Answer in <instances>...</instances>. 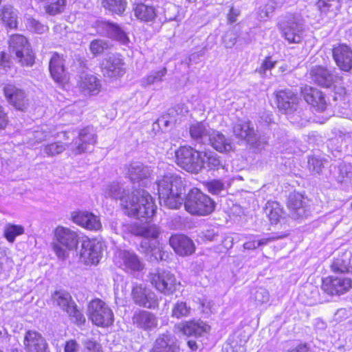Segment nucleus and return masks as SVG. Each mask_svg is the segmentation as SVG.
Masks as SVG:
<instances>
[{"mask_svg": "<svg viewBox=\"0 0 352 352\" xmlns=\"http://www.w3.org/2000/svg\"><path fill=\"white\" fill-rule=\"evenodd\" d=\"M103 194L106 197L119 199L121 208L129 217L148 219L155 212L152 197L143 189L133 190L113 182L104 188Z\"/></svg>", "mask_w": 352, "mask_h": 352, "instance_id": "f257e3e1", "label": "nucleus"}, {"mask_svg": "<svg viewBox=\"0 0 352 352\" xmlns=\"http://www.w3.org/2000/svg\"><path fill=\"white\" fill-rule=\"evenodd\" d=\"M160 203L170 209H177L184 200L186 189L182 178L175 174L167 173L156 181Z\"/></svg>", "mask_w": 352, "mask_h": 352, "instance_id": "f03ea898", "label": "nucleus"}, {"mask_svg": "<svg viewBox=\"0 0 352 352\" xmlns=\"http://www.w3.org/2000/svg\"><path fill=\"white\" fill-rule=\"evenodd\" d=\"M56 240L53 249L58 258L64 260L68 256L69 251L76 250L79 243L78 232L72 229L58 226L54 231Z\"/></svg>", "mask_w": 352, "mask_h": 352, "instance_id": "7ed1b4c3", "label": "nucleus"}, {"mask_svg": "<svg viewBox=\"0 0 352 352\" xmlns=\"http://www.w3.org/2000/svg\"><path fill=\"white\" fill-rule=\"evenodd\" d=\"M184 206L192 214L207 215L213 212L215 204L199 189L192 188L186 195Z\"/></svg>", "mask_w": 352, "mask_h": 352, "instance_id": "20e7f679", "label": "nucleus"}, {"mask_svg": "<svg viewBox=\"0 0 352 352\" xmlns=\"http://www.w3.org/2000/svg\"><path fill=\"white\" fill-rule=\"evenodd\" d=\"M176 163L186 171L198 173L204 168L202 153L190 146H182L175 151Z\"/></svg>", "mask_w": 352, "mask_h": 352, "instance_id": "39448f33", "label": "nucleus"}, {"mask_svg": "<svg viewBox=\"0 0 352 352\" xmlns=\"http://www.w3.org/2000/svg\"><path fill=\"white\" fill-rule=\"evenodd\" d=\"M9 50L14 54L16 60L22 66H32L34 63L35 56L28 39L21 34H13L10 36Z\"/></svg>", "mask_w": 352, "mask_h": 352, "instance_id": "423d86ee", "label": "nucleus"}, {"mask_svg": "<svg viewBox=\"0 0 352 352\" xmlns=\"http://www.w3.org/2000/svg\"><path fill=\"white\" fill-rule=\"evenodd\" d=\"M281 35L289 43H299L305 31L302 19L296 15H288L278 23Z\"/></svg>", "mask_w": 352, "mask_h": 352, "instance_id": "0eeeda50", "label": "nucleus"}, {"mask_svg": "<svg viewBox=\"0 0 352 352\" xmlns=\"http://www.w3.org/2000/svg\"><path fill=\"white\" fill-rule=\"evenodd\" d=\"M88 317L94 324L100 327H109L114 321L112 310L99 298H95L89 303Z\"/></svg>", "mask_w": 352, "mask_h": 352, "instance_id": "6e6552de", "label": "nucleus"}, {"mask_svg": "<svg viewBox=\"0 0 352 352\" xmlns=\"http://www.w3.org/2000/svg\"><path fill=\"white\" fill-rule=\"evenodd\" d=\"M52 300L54 305L67 312L77 324H81L85 322V318L81 311L77 308V305L67 292L63 290L55 292L52 296Z\"/></svg>", "mask_w": 352, "mask_h": 352, "instance_id": "1a4fd4ad", "label": "nucleus"}, {"mask_svg": "<svg viewBox=\"0 0 352 352\" xmlns=\"http://www.w3.org/2000/svg\"><path fill=\"white\" fill-rule=\"evenodd\" d=\"M287 208L291 218L295 220H302L310 215L309 199L298 192L289 195Z\"/></svg>", "mask_w": 352, "mask_h": 352, "instance_id": "9d476101", "label": "nucleus"}, {"mask_svg": "<svg viewBox=\"0 0 352 352\" xmlns=\"http://www.w3.org/2000/svg\"><path fill=\"white\" fill-rule=\"evenodd\" d=\"M149 279L152 285L165 295L172 294L177 289L175 276L168 271L151 273Z\"/></svg>", "mask_w": 352, "mask_h": 352, "instance_id": "9b49d317", "label": "nucleus"}, {"mask_svg": "<svg viewBox=\"0 0 352 352\" xmlns=\"http://www.w3.org/2000/svg\"><path fill=\"white\" fill-rule=\"evenodd\" d=\"M234 134L255 148L261 146V135L250 120H239L233 126Z\"/></svg>", "mask_w": 352, "mask_h": 352, "instance_id": "f8f14e48", "label": "nucleus"}, {"mask_svg": "<svg viewBox=\"0 0 352 352\" xmlns=\"http://www.w3.org/2000/svg\"><path fill=\"white\" fill-rule=\"evenodd\" d=\"M124 65V61L120 54H111L101 63L103 76L108 78H118L125 73Z\"/></svg>", "mask_w": 352, "mask_h": 352, "instance_id": "ddd939ff", "label": "nucleus"}, {"mask_svg": "<svg viewBox=\"0 0 352 352\" xmlns=\"http://www.w3.org/2000/svg\"><path fill=\"white\" fill-rule=\"evenodd\" d=\"M116 258L120 267L126 272H140L145 267L143 261L134 252L119 250L116 253Z\"/></svg>", "mask_w": 352, "mask_h": 352, "instance_id": "4468645a", "label": "nucleus"}, {"mask_svg": "<svg viewBox=\"0 0 352 352\" xmlns=\"http://www.w3.org/2000/svg\"><path fill=\"white\" fill-rule=\"evenodd\" d=\"M131 296L133 302L140 307L155 309L158 306L155 293L141 284L133 287Z\"/></svg>", "mask_w": 352, "mask_h": 352, "instance_id": "2eb2a0df", "label": "nucleus"}, {"mask_svg": "<svg viewBox=\"0 0 352 352\" xmlns=\"http://www.w3.org/2000/svg\"><path fill=\"white\" fill-rule=\"evenodd\" d=\"M336 65L342 72L352 70V48L346 44H339L331 49Z\"/></svg>", "mask_w": 352, "mask_h": 352, "instance_id": "dca6fc26", "label": "nucleus"}, {"mask_svg": "<svg viewBox=\"0 0 352 352\" xmlns=\"http://www.w3.org/2000/svg\"><path fill=\"white\" fill-rule=\"evenodd\" d=\"M102 255V244L96 240L82 241L80 252V259L86 264H97Z\"/></svg>", "mask_w": 352, "mask_h": 352, "instance_id": "f3484780", "label": "nucleus"}, {"mask_svg": "<svg viewBox=\"0 0 352 352\" xmlns=\"http://www.w3.org/2000/svg\"><path fill=\"white\" fill-rule=\"evenodd\" d=\"M4 94L8 102L16 109L25 111L29 107V100L25 92L13 85H7L4 87Z\"/></svg>", "mask_w": 352, "mask_h": 352, "instance_id": "a211bd4d", "label": "nucleus"}, {"mask_svg": "<svg viewBox=\"0 0 352 352\" xmlns=\"http://www.w3.org/2000/svg\"><path fill=\"white\" fill-rule=\"evenodd\" d=\"M277 107L285 113L296 111L298 98L296 94L290 89L278 91L276 94Z\"/></svg>", "mask_w": 352, "mask_h": 352, "instance_id": "6ab92c4d", "label": "nucleus"}, {"mask_svg": "<svg viewBox=\"0 0 352 352\" xmlns=\"http://www.w3.org/2000/svg\"><path fill=\"white\" fill-rule=\"evenodd\" d=\"M96 142V135L93 130L89 127L82 129L73 143L72 152L75 155L81 154L88 149L89 145Z\"/></svg>", "mask_w": 352, "mask_h": 352, "instance_id": "aec40b11", "label": "nucleus"}, {"mask_svg": "<svg viewBox=\"0 0 352 352\" xmlns=\"http://www.w3.org/2000/svg\"><path fill=\"white\" fill-rule=\"evenodd\" d=\"M72 219L75 223L87 230H98L101 228L98 217L87 211L73 212Z\"/></svg>", "mask_w": 352, "mask_h": 352, "instance_id": "412c9836", "label": "nucleus"}, {"mask_svg": "<svg viewBox=\"0 0 352 352\" xmlns=\"http://www.w3.org/2000/svg\"><path fill=\"white\" fill-rule=\"evenodd\" d=\"M170 246L180 256H188L195 252V245L192 240L183 234L173 235L169 239Z\"/></svg>", "mask_w": 352, "mask_h": 352, "instance_id": "4be33fe9", "label": "nucleus"}, {"mask_svg": "<svg viewBox=\"0 0 352 352\" xmlns=\"http://www.w3.org/2000/svg\"><path fill=\"white\" fill-rule=\"evenodd\" d=\"M23 343L28 352H48L45 340L36 331H27Z\"/></svg>", "mask_w": 352, "mask_h": 352, "instance_id": "5701e85b", "label": "nucleus"}, {"mask_svg": "<svg viewBox=\"0 0 352 352\" xmlns=\"http://www.w3.org/2000/svg\"><path fill=\"white\" fill-rule=\"evenodd\" d=\"M132 323L144 330H151L157 326V318L151 312L145 310H137L132 316Z\"/></svg>", "mask_w": 352, "mask_h": 352, "instance_id": "b1692460", "label": "nucleus"}, {"mask_svg": "<svg viewBox=\"0 0 352 352\" xmlns=\"http://www.w3.org/2000/svg\"><path fill=\"white\" fill-rule=\"evenodd\" d=\"M301 92L305 101L318 111H322L326 109L327 104L322 91L316 88L305 86L302 89Z\"/></svg>", "mask_w": 352, "mask_h": 352, "instance_id": "393cba45", "label": "nucleus"}, {"mask_svg": "<svg viewBox=\"0 0 352 352\" xmlns=\"http://www.w3.org/2000/svg\"><path fill=\"white\" fill-rule=\"evenodd\" d=\"M175 337L170 333L160 334L155 340L151 352H178Z\"/></svg>", "mask_w": 352, "mask_h": 352, "instance_id": "a878e982", "label": "nucleus"}, {"mask_svg": "<svg viewBox=\"0 0 352 352\" xmlns=\"http://www.w3.org/2000/svg\"><path fill=\"white\" fill-rule=\"evenodd\" d=\"M151 174L150 168L140 162H131L127 167L126 175L133 182H143Z\"/></svg>", "mask_w": 352, "mask_h": 352, "instance_id": "bb28decb", "label": "nucleus"}, {"mask_svg": "<svg viewBox=\"0 0 352 352\" xmlns=\"http://www.w3.org/2000/svg\"><path fill=\"white\" fill-rule=\"evenodd\" d=\"M208 142L219 152L228 153L233 150L234 146L231 139L226 138L218 131L212 130Z\"/></svg>", "mask_w": 352, "mask_h": 352, "instance_id": "cd10ccee", "label": "nucleus"}, {"mask_svg": "<svg viewBox=\"0 0 352 352\" xmlns=\"http://www.w3.org/2000/svg\"><path fill=\"white\" fill-rule=\"evenodd\" d=\"M78 86L85 95H96L101 89L100 80L91 74L82 76L78 82Z\"/></svg>", "mask_w": 352, "mask_h": 352, "instance_id": "c85d7f7f", "label": "nucleus"}, {"mask_svg": "<svg viewBox=\"0 0 352 352\" xmlns=\"http://www.w3.org/2000/svg\"><path fill=\"white\" fill-rule=\"evenodd\" d=\"M263 211L271 224H277L285 219L283 208L277 201H267Z\"/></svg>", "mask_w": 352, "mask_h": 352, "instance_id": "c756f323", "label": "nucleus"}, {"mask_svg": "<svg viewBox=\"0 0 352 352\" xmlns=\"http://www.w3.org/2000/svg\"><path fill=\"white\" fill-rule=\"evenodd\" d=\"M212 129L204 122L192 124L189 129L190 137L199 143L208 142Z\"/></svg>", "mask_w": 352, "mask_h": 352, "instance_id": "7c9ffc66", "label": "nucleus"}, {"mask_svg": "<svg viewBox=\"0 0 352 352\" xmlns=\"http://www.w3.org/2000/svg\"><path fill=\"white\" fill-rule=\"evenodd\" d=\"M50 72L52 78L57 82H61L65 78L64 60L58 54H54L50 62Z\"/></svg>", "mask_w": 352, "mask_h": 352, "instance_id": "2f4dec72", "label": "nucleus"}, {"mask_svg": "<svg viewBox=\"0 0 352 352\" xmlns=\"http://www.w3.org/2000/svg\"><path fill=\"white\" fill-rule=\"evenodd\" d=\"M247 340L241 334L234 333L230 336L222 346L223 352H245Z\"/></svg>", "mask_w": 352, "mask_h": 352, "instance_id": "473e14b6", "label": "nucleus"}, {"mask_svg": "<svg viewBox=\"0 0 352 352\" xmlns=\"http://www.w3.org/2000/svg\"><path fill=\"white\" fill-rule=\"evenodd\" d=\"M210 330V327L201 320L187 322L182 331L188 336L201 337Z\"/></svg>", "mask_w": 352, "mask_h": 352, "instance_id": "72a5a7b5", "label": "nucleus"}, {"mask_svg": "<svg viewBox=\"0 0 352 352\" xmlns=\"http://www.w3.org/2000/svg\"><path fill=\"white\" fill-rule=\"evenodd\" d=\"M309 75L311 80L319 86L327 88L330 86V75L326 68L322 66H314L310 69Z\"/></svg>", "mask_w": 352, "mask_h": 352, "instance_id": "f704fd0d", "label": "nucleus"}, {"mask_svg": "<svg viewBox=\"0 0 352 352\" xmlns=\"http://www.w3.org/2000/svg\"><path fill=\"white\" fill-rule=\"evenodd\" d=\"M352 255L350 252L345 251L339 254L333 260L331 267L336 272L341 273L349 272L352 269Z\"/></svg>", "mask_w": 352, "mask_h": 352, "instance_id": "c9c22d12", "label": "nucleus"}, {"mask_svg": "<svg viewBox=\"0 0 352 352\" xmlns=\"http://www.w3.org/2000/svg\"><path fill=\"white\" fill-rule=\"evenodd\" d=\"M131 232L135 236L145 239H157L161 233L160 228L156 225L135 226L131 228Z\"/></svg>", "mask_w": 352, "mask_h": 352, "instance_id": "e433bc0d", "label": "nucleus"}, {"mask_svg": "<svg viewBox=\"0 0 352 352\" xmlns=\"http://www.w3.org/2000/svg\"><path fill=\"white\" fill-rule=\"evenodd\" d=\"M135 16L140 21L144 22L153 21L156 16L154 7L144 3L138 4L133 8Z\"/></svg>", "mask_w": 352, "mask_h": 352, "instance_id": "4c0bfd02", "label": "nucleus"}, {"mask_svg": "<svg viewBox=\"0 0 352 352\" xmlns=\"http://www.w3.org/2000/svg\"><path fill=\"white\" fill-rule=\"evenodd\" d=\"M352 287L350 278L343 276L331 278V295H340L347 292Z\"/></svg>", "mask_w": 352, "mask_h": 352, "instance_id": "58836bf2", "label": "nucleus"}, {"mask_svg": "<svg viewBox=\"0 0 352 352\" xmlns=\"http://www.w3.org/2000/svg\"><path fill=\"white\" fill-rule=\"evenodd\" d=\"M167 74L166 67H162L157 71H152L140 80L141 86L146 88L152 85L161 82Z\"/></svg>", "mask_w": 352, "mask_h": 352, "instance_id": "ea45409f", "label": "nucleus"}, {"mask_svg": "<svg viewBox=\"0 0 352 352\" xmlns=\"http://www.w3.org/2000/svg\"><path fill=\"white\" fill-rule=\"evenodd\" d=\"M105 30L108 36L123 45L129 43V39L126 33L117 25L107 22L105 23Z\"/></svg>", "mask_w": 352, "mask_h": 352, "instance_id": "a19ab883", "label": "nucleus"}, {"mask_svg": "<svg viewBox=\"0 0 352 352\" xmlns=\"http://www.w3.org/2000/svg\"><path fill=\"white\" fill-rule=\"evenodd\" d=\"M25 229L21 225L7 223L3 228V236L9 243H14L18 236L23 234Z\"/></svg>", "mask_w": 352, "mask_h": 352, "instance_id": "79ce46f5", "label": "nucleus"}, {"mask_svg": "<svg viewBox=\"0 0 352 352\" xmlns=\"http://www.w3.org/2000/svg\"><path fill=\"white\" fill-rule=\"evenodd\" d=\"M0 17L3 23L8 28L13 29L17 25L16 16L10 6H5L0 12Z\"/></svg>", "mask_w": 352, "mask_h": 352, "instance_id": "37998d69", "label": "nucleus"}, {"mask_svg": "<svg viewBox=\"0 0 352 352\" xmlns=\"http://www.w3.org/2000/svg\"><path fill=\"white\" fill-rule=\"evenodd\" d=\"M126 4V0H102L104 8L118 14L124 12Z\"/></svg>", "mask_w": 352, "mask_h": 352, "instance_id": "c03bdc74", "label": "nucleus"}, {"mask_svg": "<svg viewBox=\"0 0 352 352\" xmlns=\"http://www.w3.org/2000/svg\"><path fill=\"white\" fill-rule=\"evenodd\" d=\"M204 159V167L208 168V170H218L219 168L223 167L222 162L217 154L205 153Z\"/></svg>", "mask_w": 352, "mask_h": 352, "instance_id": "a18cd8bd", "label": "nucleus"}, {"mask_svg": "<svg viewBox=\"0 0 352 352\" xmlns=\"http://www.w3.org/2000/svg\"><path fill=\"white\" fill-rule=\"evenodd\" d=\"M190 307L183 301L177 302L172 309L171 316L176 318L186 317L190 314Z\"/></svg>", "mask_w": 352, "mask_h": 352, "instance_id": "49530a36", "label": "nucleus"}, {"mask_svg": "<svg viewBox=\"0 0 352 352\" xmlns=\"http://www.w3.org/2000/svg\"><path fill=\"white\" fill-rule=\"evenodd\" d=\"M205 186L208 192L213 195H220L226 190L225 184L220 179H212L206 182Z\"/></svg>", "mask_w": 352, "mask_h": 352, "instance_id": "de8ad7c7", "label": "nucleus"}, {"mask_svg": "<svg viewBox=\"0 0 352 352\" xmlns=\"http://www.w3.org/2000/svg\"><path fill=\"white\" fill-rule=\"evenodd\" d=\"M65 144L61 142H56L45 146L44 152L49 157L59 155L65 150Z\"/></svg>", "mask_w": 352, "mask_h": 352, "instance_id": "09e8293b", "label": "nucleus"}, {"mask_svg": "<svg viewBox=\"0 0 352 352\" xmlns=\"http://www.w3.org/2000/svg\"><path fill=\"white\" fill-rule=\"evenodd\" d=\"M177 120L171 115L170 111L168 113L163 115L160 118H158L156 121V124L164 131H168V129L172 128L175 124Z\"/></svg>", "mask_w": 352, "mask_h": 352, "instance_id": "8fccbe9b", "label": "nucleus"}, {"mask_svg": "<svg viewBox=\"0 0 352 352\" xmlns=\"http://www.w3.org/2000/svg\"><path fill=\"white\" fill-rule=\"evenodd\" d=\"M270 298L269 292L263 287L256 289L252 296V299L256 305H262L267 303L270 300Z\"/></svg>", "mask_w": 352, "mask_h": 352, "instance_id": "3c124183", "label": "nucleus"}, {"mask_svg": "<svg viewBox=\"0 0 352 352\" xmlns=\"http://www.w3.org/2000/svg\"><path fill=\"white\" fill-rule=\"evenodd\" d=\"M109 47V43L102 39H96L90 43L89 49L91 53L95 55H99L103 53Z\"/></svg>", "mask_w": 352, "mask_h": 352, "instance_id": "603ef678", "label": "nucleus"}, {"mask_svg": "<svg viewBox=\"0 0 352 352\" xmlns=\"http://www.w3.org/2000/svg\"><path fill=\"white\" fill-rule=\"evenodd\" d=\"M66 0H56L47 6V12L55 15L61 12L65 8Z\"/></svg>", "mask_w": 352, "mask_h": 352, "instance_id": "864d4df0", "label": "nucleus"}, {"mask_svg": "<svg viewBox=\"0 0 352 352\" xmlns=\"http://www.w3.org/2000/svg\"><path fill=\"white\" fill-rule=\"evenodd\" d=\"M308 167L310 171L320 173L322 171L323 164L320 160L312 157L308 160Z\"/></svg>", "mask_w": 352, "mask_h": 352, "instance_id": "5fc2aeb1", "label": "nucleus"}, {"mask_svg": "<svg viewBox=\"0 0 352 352\" xmlns=\"http://www.w3.org/2000/svg\"><path fill=\"white\" fill-rule=\"evenodd\" d=\"M236 35L232 31L227 32L223 36V43L226 48H232L236 43Z\"/></svg>", "mask_w": 352, "mask_h": 352, "instance_id": "6e6d98bb", "label": "nucleus"}, {"mask_svg": "<svg viewBox=\"0 0 352 352\" xmlns=\"http://www.w3.org/2000/svg\"><path fill=\"white\" fill-rule=\"evenodd\" d=\"M287 235H288L287 233H285L281 235L274 234L270 237L262 238L261 239L256 240V245L258 246V248L261 247V246L266 245L267 244H268L269 243H270L272 241L282 239Z\"/></svg>", "mask_w": 352, "mask_h": 352, "instance_id": "4d7b16f0", "label": "nucleus"}, {"mask_svg": "<svg viewBox=\"0 0 352 352\" xmlns=\"http://www.w3.org/2000/svg\"><path fill=\"white\" fill-rule=\"evenodd\" d=\"M11 64L10 56L4 52H0V69L6 71L7 69L10 68Z\"/></svg>", "mask_w": 352, "mask_h": 352, "instance_id": "13d9d810", "label": "nucleus"}, {"mask_svg": "<svg viewBox=\"0 0 352 352\" xmlns=\"http://www.w3.org/2000/svg\"><path fill=\"white\" fill-rule=\"evenodd\" d=\"M275 64L276 61H273L270 57H267L262 63L261 67L256 71L261 74H264L267 70L272 69L275 66Z\"/></svg>", "mask_w": 352, "mask_h": 352, "instance_id": "bf43d9fd", "label": "nucleus"}, {"mask_svg": "<svg viewBox=\"0 0 352 352\" xmlns=\"http://www.w3.org/2000/svg\"><path fill=\"white\" fill-rule=\"evenodd\" d=\"M30 27L34 32L40 34L44 32L47 29L45 26L34 19L30 21Z\"/></svg>", "mask_w": 352, "mask_h": 352, "instance_id": "052dcab7", "label": "nucleus"}, {"mask_svg": "<svg viewBox=\"0 0 352 352\" xmlns=\"http://www.w3.org/2000/svg\"><path fill=\"white\" fill-rule=\"evenodd\" d=\"M49 133L45 131L43 129L36 130L33 133L34 140L36 142H41L43 140H45L49 137Z\"/></svg>", "mask_w": 352, "mask_h": 352, "instance_id": "680f3d73", "label": "nucleus"}, {"mask_svg": "<svg viewBox=\"0 0 352 352\" xmlns=\"http://www.w3.org/2000/svg\"><path fill=\"white\" fill-rule=\"evenodd\" d=\"M79 349V345L74 340L67 341L65 346V352H77Z\"/></svg>", "mask_w": 352, "mask_h": 352, "instance_id": "e2e57ef3", "label": "nucleus"}, {"mask_svg": "<svg viewBox=\"0 0 352 352\" xmlns=\"http://www.w3.org/2000/svg\"><path fill=\"white\" fill-rule=\"evenodd\" d=\"M200 305L204 313L208 314L212 311V309L214 304L212 301L205 298L200 300Z\"/></svg>", "mask_w": 352, "mask_h": 352, "instance_id": "0e129e2a", "label": "nucleus"}, {"mask_svg": "<svg viewBox=\"0 0 352 352\" xmlns=\"http://www.w3.org/2000/svg\"><path fill=\"white\" fill-rule=\"evenodd\" d=\"M240 15V10L239 9L231 7L230 12L228 14V20L230 23H235L237 17Z\"/></svg>", "mask_w": 352, "mask_h": 352, "instance_id": "69168bd1", "label": "nucleus"}, {"mask_svg": "<svg viewBox=\"0 0 352 352\" xmlns=\"http://www.w3.org/2000/svg\"><path fill=\"white\" fill-rule=\"evenodd\" d=\"M171 115L174 116V114H183L186 112H187V109L184 104H177L176 107H175L173 109H170L168 110Z\"/></svg>", "mask_w": 352, "mask_h": 352, "instance_id": "338daca9", "label": "nucleus"}, {"mask_svg": "<svg viewBox=\"0 0 352 352\" xmlns=\"http://www.w3.org/2000/svg\"><path fill=\"white\" fill-rule=\"evenodd\" d=\"M219 235L213 230H207L204 233V238L210 241H214L218 240Z\"/></svg>", "mask_w": 352, "mask_h": 352, "instance_id": "774afa93", "label": "nucleus"}]
</instances>
